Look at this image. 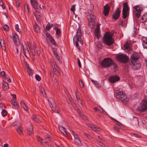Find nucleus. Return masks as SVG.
Masks as SVG:
<instances>
[{
    "label": "nucleus",
    "mask_w": 147,
    "mask_h": 147,
    "mask_svg": "<svg viewBox=\"0 0 147 147\" xmlns=\"http://www.w3.org/2000/svg\"><path fill=\"white\" fill-rule=\"evenodd\" d=\"M131 135L132 136H134L135 137L138 138H141V137L140 136L136 134H131Z\"/></svg>",
    "instance_id": "54"
},
{
    "label": "nucleus",
    "mask_w": 147,
    "mask_h": 147,
    "mask_svg": "<svg viewBox=\"0 0 147 147\" xmlns=\"http://www.w3.org/2000/svg\"><path fill=\"white\" fill-rule=\"evenodd\" d=\"M32 127L31 125H30L29 127V128H28L27 129L28 130V133L29 135H30L31 134H32L33 133V131L32 130Z\"/></svg>",
    "instance_id": "31"
},
{
    "label": "nucleus",
    "mask_w": 147,
    "mask_h": 147,
    "mask_svg": "<svg viewBox=\"0 0 147 147\" xmlns=\"http://www.w3.org/2000/svg\"><path fill=\"white\" fill-rule=\"evenodd\" d=\"M116 59L120 63H126L129 60V57L126 55L123 54H119L116 57Z\"/></svg>",
    "instance_id": "3"
},
{
    "label": "nucleus",
    "mask_w": 147,
    "mask_h": 147,
    "mask_svg": "<svg viewBox=\"0 0 147 147\" xmlns=\"http://www.w3.org/2000/svg\"><path fill=\"white\" fill-rule=\"evenodd\" d=\"M94 84L95 86L97 88H99V85L98 83L96 81V82H95Z\"/></svg>",
    "instance_id": "58"
},
{
    "label": "nucleus",
    "mask_w": 147,
    "mask_h": 147,
    "mask_svg": "<svg viewBox=\"0 0 147 147\" xmlns=\"http://www.w3.org/2000/svg\"><path fill=\"white\" fill-rule=\"evenodd\" d=\"M5 75V71H1L0 73V75L1 76H4Z\"/></svg>",
    "instance_id": "56"
},
{
    "label": "nucleus",
    "mask_w": 147,
    "mask_h": 147,
    "mask_svg": "<svg viewBox=\"0 0 147 147\" xmlns=\"http://www.w3.org/2000/svg\"><path fill=\"white\" fill-rule=\"evenodd\" d=\"M121 12V11L119 8H117L115 11L114 14L112 16V19L115 20H118L120 16Z\"/></svg>",
    "instance_id": "9"
},
{
    "label": "nucleus",
    "mask_w": 147,
    "mask_h": 147,
    "mask_svg": "<svg viewBox=\"0 0 147 147\" xmlns=\"http://www.w3.org/2000/svg\"><path fill=\"white\" fill-rule=\"evenodd\" d=\"M88 126L89 127H90L93 131L99 132L101 131V129L99 128L94 125L90 124L88 125Z\"/></svg>",
    "instance_id": "18"
},
{
    "label": "nucleus",
    "mask_w": 147,
    "mask_h": 147,
    "mask_svg": "<svg viewBox=\"0 0 147 147\" xmlns=\"http://www.w3.org/2000/svg\"><path fill=\"white\" fill-rule=\"evenodd\" d=\"M40 90L44 98H46L47 96L44 88L42 86L40 87Z\"/></svg>",
    "instance_id": "28"
},
{
    "label": "nucleus",
    "mask_w": 147,
    "mask_h": 147,
    "mask_svg": "<svg viewBox=\"0 0 147 147\" xmlns=\"http://www.w3.org/2000/svg\"><path fill=\"white\" fill-rule=\"evenodd\" d=\"M124 47L125 49H128L129 48V45L127 44H125L124 45Z\"/></svg>",
    "instance_id": "60"
},
{
    "label": "nucleus",
    "mask_w": 147,
    "mask_h": 147,
    "mask_svg": "<svg viewBox=\"0 0 147 147\" xmlns=\"http://www.w3.org/2000/svg\"><path fill=\"white\" fill-rule=\"evenodd\" d=\"M78 65L79 67H81V64L80 62V59H78Z\"/></svg>",
    "instance_id": "64"
},
{
    "label": "nucleus",
    "mask_w": 147,
    "mask_h": 147,
    "mask_svg": "<svg viewBox=\"0 0 147 147\" xmlns=\"http://www.w3.org/2000/svg\"><path fill=\"white\" fill-rule=\"evenodd\" d=\"M36 139L38 140L41 143L43 144V141L42 139L40 138L39 136H38L36 137Z\"/></svg>",
    "instance_id": "47"
},
{
    "label": "nucleus",
    "mask_w": 147,
    "mask_h": 147,
    "mask_svg": "<svg viewBox=\"0 0 147 147\" xmlns=\"http://www.w3.org/2000/svg\"><path fill=\"white\" fill-rule=\"evenodd\" d=\"M55 30H56V34L58 35H59L61 33V31L57 27L55 28Z\"/></svg>",
    "instance_id": "45"
},
{
    "label": "nucleus",
    "mask_w": 147,
    "mask_h": 147,
    "mask_svg": "<svg viewBox=\"0 0 147 147\" xmlns=\"http://www.w3.org/2000/svg\"><path fill=\"white\" fill-rule=\"evenodd\" d=\"M32 119L38 123H40L41 121L40 118L38 116H36L34 115H33L32 117Z\"/></svg>",
    "instance_id": "19"
},
{
    "label": "nucleus",
    "mask_w": 147,
    "mask_h": 147,
    "mask_svg": "<svg viewBox=\"0 0 147 147\" xmlns=\"http://www.w3.org/2000/svg\"><path fill=\"white\" fill-rule=\"evenodd\" d=\"M113 34L110 32H107L105 33L103 38V42L108 46L112 45L114 42V40L113 39Z\"/></svg>",
    "instance_id": "1"
},
{
    "label": "nucleus",
    "mask_w": 147,
    "mask_h": 147,
    "mask_svg": "<svg viewBox=\"0 0 147 147\" xmlns=\"http://www.w3.org/2000/svg\"><path fill=\"white\" fill-rule=\"evenodd\" d=\"M34 30L36 32H40V30L39 26L36 23H35L34 25Z\"/></svg>",
    "instance_id": "26"
},
{
    "label": "nucleus",
    "mask_w": 147,
    "mask_h": 147,
    "mask_svg": "<svg viewBox=\"0 0 147 147\" xmlns=\"http://www.w3.org/2000/svg\"><path fill=\"white\" fill-rule=\"evenodd\" d=\"M120 80L119 77L118 76L115 75L110 76L109 79V81L111 83H114Z\"/></svg>",
    "instance_id": "11"
},
{
    "label": "nucleus",
    "mask_w": 147,
    "mask_h": 147,
    "mask_svg": "<svg viewBox=\"0 0 147 147\" xmlns=\"http://www.w3.org/2000/svg\"><path fill=\"white\" fill-rule=\"evenodd\" d=\"M59 130L62 133L64 134L65 133L66 134V130L65 127H59Z\"/></svg>",
    "instance_id": "32"
},
{
    "label": "nucleus",
    "mask_w": 147,
    "mask_h": 147,
    "mask_svg": "<svg viewBox=\"0 0 147 147\" xmlns=\"http://www.w3.org/2000/svg\"><path fill=\"white\" fill-rule=\"evenodd\" d=\"M129 64L131 65L132 68L134 70H136L140 67L141 65L140 63H137L136 61L129 62Z\"/></svg>",
    "instance_id": "14"
},
{
    "label": "nucleus",
    "mask_w": 147,
    "mask_h": 147,
    "mask_svg": "<svg viewBox=\"0 0 147 147\" xmlns=\"http://www.w3.org/2000/svg\"><path fill=\"white\" fill-rule=\"evenodd\" d=\"M11 103L16 108H18V107L19 106L18 104L14 100H11Z\"/></svg>",
    "instance_id": "35"
},
{
    "label": "nucleus",
    "mask_w": 147,
    "mask_h": 147,
    "mask_svg": "<svg viewBox=\"0 0 147 147\" xmlns=\"http://www.w3.org/2000/svg\"><path fill=\"white\" fill-rule=\"evenodd\" d=\"M81 35L80 33L79 34H78L76 36H75L73 38V41L74 43H75L76 45V47L78 48V49L80 50V48L78 47V42L79 41L80 38L81 37Z\"/></svg>",
    "instance_id": "15"
},
{
    "label": "nucleus",
    "mask_w": 147,
    "mask_h": 147,
    "mask_svg": "<svg viewBox=\"0 0 147 147\" xmlns=\"http://www.w3.org/2000/svg\"><path fill=\"white\" fill-rule=\"evenodd\" d=\"M75 5H73L72 6L70 9L71 11L74 12L75 10Z\"/></svg>",
    "instance_id": "52"
},
{
    "label": "nucleus",
    "mask_w": 147,
    "mask_h": 147,
    "mask_svg": "<svg viewBox=\"0 0 147 147\" xmlns=\"http://www.w3.org/2000/svg\"><path fill=\"white\" fill-rule=\"evenodd\" d=\"M50 41L52 43L53 45H54L55 47H58L57 45V44L55 42L53 38L52 37H50V38H49Z\"/></svg>",
    "instance_id": "33"
},
{
    "label": "nucleus",
    "mask_w": 147,
    "mask_h": 147,
    "mask_svg": "<svg viewBox=\"0 0 147 147\" xmlns=\"http://www.w3.org/2000/svg\"><path fill=\"white\" fill-rule=\"evenodd\" d=\"M74 143L77 145H80L81 144V142L79 138L74 139Z\"/></svg>",
    "instance_id": "34"
},
{
    "label": "nucleus",
    "mask_w": 147,
    "mask_h": 147,
    "mask_svg": "<svg viewBox=\"0 0 147 147\" xmlns=\"http://www.w3.org/2000/svg\"><path fill=\"white\" fill-rule=\"evenodd\" d=\"M116 97L117 99L120 100L122 102L125 103L127 102V96L123 91H120L116 93Z\"/></svg>",
    "instance_id": "4"
},
{
    "label": "nucleus",
    "mask_w": 147,
    "mask_h": 147,
    "mask_svg": "<svg viewBox=\"0 0 147 147\" xmlns=\"http://www.w3.org/2000/svg\"><path fill=\"white\" fill-rule=\"evenodd\" d=\"M24 54L25 56L27 58H28V57L29 56V53L28 50L27 49H24Z\"/></svg>",
    "instance_id": "37"
},
{
    "label": "nucleus",
    "mask_w": 147,
    "mask_h": 147,
    "mask_svg": "<svg viewBox=\"0 0 147 147\" xmlns=\"http://www.w3.org/2000/svg\"><path fill=\"white\" fill-rule=\"evenodd\" d=\"M113 60L109 57L104 58L100 63L101 67L104 68L111 67V63H112L111 62Z\"/></svg>",
    "instance_id": "2"
},
{
    "label": "nucleus",
    "mask_w": 147,
    "mask_h": 147,
    "mask_svg": "<svg viewBox=\"0 0 147 147\" xmlns=\"http://www.w3.org/2000/svg\"><path fill=\"white\" fill-rule=\"evenodd\" d=\"M5 42L4 40L3 39H0V45L1 46V47L2 50L4 51H5Z\"/></svg>",
    "instance_id": "21"
},
{
    "label": "nucleus",
    "mask_w": 147,
    "mask_h": 147,
    "mask_svg": "<svg viewBox=\"0 0 147 147\" xmlns=\"http://www.w3.org/2000/svg\"><path fill=\"white\" fill-rule=\"evenodd\" d=\"M36 51V50H35V49H34V48H33V49H32V54L33 56H35Z\"/></svg>",
    "instance_id": "53"
},
{
    "label": "nucleus",
    "mask_w": 147,
    "mask_h": 147,
    "mask_svg": "<svg viewBox=\"0 0 147 147\" xmlns=\"http://www.w3.org/2000/svg\"><path fill=\"white\" fill-rule=\"evenodd\" d=\"M4 30L6 31H8L9 30V26L7 25H5L3 26Z\"/></svg>",
    "instance_id": "51"
},
{
    "label": "nucleus",
    "mask_w": 147,
    "mask_h": 147,
    "mask_svg": "<svg viewBox=\"0 0 147 147\" xmlns=\"http://www.w3.org/2000/svg\"><path fill=\"white\" fill-rule=\"evenodd\" d=\"M111 63H111V65H113V69L115 70H117V69L118 67L117 64L114 62L113 60V61H112Z\"/></svg>",
    "instance_id": "38"
},
{
    "label": "nucleus",
    "mask_w": 147,
    "mask_h": 147,
    "mask_svg": "<svg viewBox=\"0 0 147 147\" xmlns=\"http://www.w3.org/2000/svg\"><path fill=\"white\" fill-rule=\"evenodd\" d=\"M57 51V48H53V54L56 57V58L58 60V61L61 63V61H60V57L58 55L57 52H56Z\"/></svg>",
    "instance_id": "20"
},
{
    "label": "nucleus",
    "mask_w": 147,
    "mask_h": 147,
    "mask_svg": "<svg viewBox=\"0 0 147 147\" xmlns=\"http://www.w3.org/2000/svg\"><path fill=\"white\" fill-rule=\"evenodd\" d=\"M21 104L22 107L26 111H27L28 110V108L26 106V104L24 102H21Z\"/></svg>",
    "instance_id": "36"
},
{
    "label": "nucleus",
    "mask_w": 147,
    "mask_h": 147,
    "mask_svg": "<svg viewBox=\"0 0 147 147\" xmlns=\"http://www.w3.org/2000/svg\"><path fill=\"white\" fill-rule=\"evenodd\" d=\"M50 63L53 71H56L57 69H59V68L57 67V65L56 64V63L53 60L51 59V60Z\"/></svg>",
    "instance_id": "17"
},
{
    "label": "nucleus",
    "mask_w": 147,
    "mask_h": 147,
    "mask_svg": "<svg viewBox=\"0 0 147 147\" xmlns=\"http://www.w3.org/2000/svg\"><path fill=\"white\" fill-rule=\"evenodd\" d=\"M113 128L115 130L118 132H119V127H118V126L115 125V126Z\"/></svg>",
    "instance_id": "48"
},
{
    "label": "nucleus",
    "mask_w": 147,
    "mask_h": 147,
    "mask_svg": "<svg viewBox=\"0 0 147 147\" xmlns=\"http://www.w3.org/2000/svg\"><path fill=\"white\" fill-rule=\"evenodd\" d=\"M56 71H54L55 74L57 76H60L61 75L60 72L59 71V68L58 69L56 70Z\"/></svg>",
    "instance_id": "42"
},
{
    "label": "nucleus",
    "mask_w": 147,
    "mask_h": 147,
    "mask_svg": "<svg viewBox=\"0 0 147 147\" xmlns=\"http://www.w3.org/2000/svg\"><path fill=\"white\" fill-rule=\"evenodd\" d=\"M30 1L32 6L38 5L36 0H30Z\"/></svg>",
    "instance_id": "39"
},
{
    "label": "nucleus",
    "mask_w": 147,
    "mask_h": 147,
    "mask_svg": "<svg viewBox=\"0 0 147 147\" xmlns=\"http://www.w3.org/2000/svg\"><path fill=\"white\" fill-rule=\"evenodd\" d=\"M49 101V105L51 109L56 106L55 102L52 99Z\"/></svg>",
    "instance_id": "25"
},
{
    "label": "nucleus",
    "mask_w": 147,
    "mask_h": 147,
    "mask_svg": "<svg viewBox=\"0 0 147 147\" xmlns=\"http://www.w3.org/2000/svg\"><path fill=\"white\" fill-rule=\"evenodd\" d=\"M147 20V14H144L140 20V22L142 23H144Z\"/></svg>",
    "instance_id": "22"
},
{
    "label": "nucleus",
    "mask_w": 147,
    "mask_h": 147,
    "mask_svg": "<svg viewBox=\"0 0 147 147\" xmlns=\"http://www.w3.org/2000/svg\"><path fill=\"white\" fill-rule=\"evenodd\" d=\"M17 131L18 133L20 135H22L23 134V131H22V129L20 128V127H18V128L17 129Z\"/></svg>",
    "instance_id": "41"
},
{
    "label": "nucleus",
    "mask_w": 147,
    "mask_h": 147,
    "mask_svg": "<svg viewBox=\"0 0 147 147\" xmlns=\"http://www.w3.org/2000/svg\"><path fill=\"white\" fill-rule=\"evenodd\" d=\"M143 45L144 48H147V42L143 43Z\"/></svg>",
    "instance_id": "59"
},
{
    "label": "nucleus",
    "mask_w": 147,
    "mask_h": 147,
    "mask_svg": "<svg viewBox=\"0 0 147 147\" xmlns=\"http://www.w3.org/2000/svg\"><path fill=\"white\" fill-rule=\"evenodd\" d=\"M95 35L98 38H99L100 37V30L98 29H96L95 31Z\"/></svg>",
    "instance_id": "29"
},
{
    "label": "nucleus",
    "mask_w": 147,
    "mask_h": 147,
    "mask_svg": "<svg viewBox=\"0 0 147 147\" xmlns=\"http://www.w3.org/2000/svg\"><path fill=\"white\" fill-rule=\"evenodd\" d=\"M52 109L55 113H59L60 110L59 106L57 105L53 107Z\"/></svg>",
    "instance_id": "23"
},
{
    "label": "nucleus",
    "mask_w": 147,
    "mask_h": 147,
    "mask_svg": "<svg viewBox=\"0 0 147 147\" xmlns=\"http://www.w3.org/2000/svg\"><path fill=\"white\" fill-rule=\"evenodd\" d=\"M13 37V39L15 44L16 46H18L20 44V41L18 35L16 33H14Z\"/></svg>",
    "instance_id": "16"
},
{
    "label": "nucleus",
    "mask_w": 147,
    "mask_h": 147,
    "mask_svg": "<svg viewBox=\"0 0 147 147\" xmlns=\"http://www.w3.org/2000/svg\"><path fill=\"white\" fill-rule=\"evenodd\" d=\"M79 82L80 86L81 88H83L84 87V84L82 81L81 80H80L79 81Z\"/></svg>",
    "instance_id": "46"
},
{
    "label": "nucleus",
    "mask_w": 147,
    "mask_h": 147,
    "mask_svg": "<svg viewBox=\"0 0 147 147\" xmlns=\"http://www.w3.org/2000/svg\"><path fill=\"white\" fill-rule=\"evenodd\" d=\"M7 113V112L5 109H3L2 110V114L3 117H4L5 115H6Z\"/></svg>",
    "instance_id": "44"
},
{
    "label": "nucleus",
    "mask_w": 147,
    "mask_h": 147,
    "mask_svg": "<svg viewBox=\"0 0 147 147\" xmlns=\"http://www.w3.org/2000/svg\"><path fill=\"white\" fill-rule=\"evenodd\" d=\"M24 8L25 12L27 14H28L29 13V10L28 8V4H25Z\"/></svg>",
    "instance_id": "30"
},
{
    "label": "nucleus",
    "mask_w": 147,
    "mask_h": 147,
    "mask_svg": "<svg viewBox=\"0 0 147 147\" xmlns=\"http://www.w3.org/2000/svg\"><path fill=\"white\" fill-rule=\"evenodd\" d=\"M3 88L4 91H7L8 89L9 85L8 83L4 82L3 84Z\"/></svg>",
    "instance_id": "27"
},
{
    "label": "nucleus",
    "mask_w": 147,
    "mask_h": 147,
    "mask_svg": "<svg viewBox=\"0 0 147 147\" xmlns=\"http://www.w3.org/2000/svg\"><path fill=\"white\" fill-rule=\"evenodd\" d=\"M46 35L47 38H50V37H51L50 34L48 33H46Z\"/></svg>",
    "instance_id": "62"
},
{
    "label": "nucleus",
    "mask_w": 147,
    "mask_h": 147,
    "mask_svg": "<svg viewBox=\"0 0 147 147\" xmlns=\"http://www.w3.org/2000/svg\"><path fill=\"white\" fill-rule=\"evenodd\" d=\"M137 110L140 112L147 110V100L145 99L142 100L141 102L137 108Z\"/></svg>",
    "instance_id": "6"
},
{
    "label": "nucleus",
    "mask_w": 147,
    "mask_h": 147,
    "mask_svg": "<svg viewBox=\"0 0 147 147\" xmlns=\"http://www.w3.org/2000/svg\"><path fill=\"white\" fill-rule=\"evenodd\" d=\"M138 56V53L136 52L134 53L130 59V61L129 62L132 63L133 62L136 61L138 60L139 59Z\"/></svg>",
    "instance_id": "13"
},
{
    "label": "nucleus",
    "mask_w": 147,
    "mask_h": 147,
    "mask_svg": "<svg viewBox=\"0 0 147 147\" xmlns=\"http://www.w3.org/2000/svg\"><path fill=\"white\" fill-rule=\"evenodd\" d=\"M27 71L29 76L32 75L33 71L31 69L28 67L27 69Z\"/></svg>",
    "instance_id": "40"
},
{
    "label": "nucleus",
    "mask_w": 147,
    "mask_h": 147,
    "mask_svg": "<svg viewBox=\"0 0 147 147\" xmlns=\"http://www.w3.org/2000/svg\"><path fill=\"white\" fill-rule=\"evenodd\" d=\"M15 29L17 31L19 32V29L18 28V25L17 24H16L15 25Z\"/></svg>",
    "instance_id": "55"
},
{
    "label": "nucleus",
    "mask_w": 147,
    "mask_h": 147,
    "mask_svg": "<svg viewBox=\"0 0 147 147\" xmlns=\"http://www.w3.org/2000/svg\"><path fill=\"white\" fill-rule=\"evenodd\" d=\"M134 8L138 13H136L135 16L138 18H139L141 16L140 14L142 11V9L140 8L138 5H136L134 7Z\"/></svg>",
    "instance_id": "10"
},
{
    "label": "nucleus",
    "mask_w": 147,
    "mask_h": 147,
    "mask_svg": "<svg viewBox=\"0 0 147 147\" xmlns=\"http://www.w3.org/2000/svg\"><path fill=\"white\" fill-rule=\"evenodd\" d=\"M76 96L77 100L79 102L81 101V94L79 93L78 90L77 89L76 90Z\"/></svg>",
    "instance_id": "24"
},
{
    "label": "nucleus",
    "mask_w": 147,
    "mask_h": 147,
    "mask_svg": "<svg viewBox=\"0 0 147 147\" xmlns=\"http://www.w3.org/2000/svg\"><path fill=\"white\" fill-rule=\"evenodd\" d=\"M71 134L74 136V139H78L79 138L77 134L76 133H74L73 131H71Z\"/></svg>",
    "instance_id": "43"
},
{
    "label": "nucleus",
    "mask_w": 147,
    "mask_h": 147,
    "mask_svg": "<svg viewBox=\"0 0 147 147\" xmlns=\"http://www.w3.org/2000/svg\"><path fill=\"white\" fill-rule=\"evenodd\" d=\"M89 23L92 24L94 23L96 19L95 16L92 13H89L87 16Z\"/></svg>",
    "instance_id": "8"
},
{
    "label": "nucleus",
    "mask_w": 147,
    "mask_h": 147,
    "mask_svg": "<svg viewBox=\"0 0 147 147\" xmlns=\"http://www.w3.org/2000/svg\"><path fill=\"white\" fill-rule=\"evenodd\" d=\"M52 25H53L51 26L49 25V24H47L46 27V29L47 30H49L51 28V26H52Z\"/></svg>",
    "instance_id": "50"
},
{
    "label": "nucleus",
    "mask_w": 147,
    "mask_h": 147,
    "mask_svg": "<svg viewBox=\"0 0 147 147\" xmlns=\"http://www.w3.org/2000/svg\"><path fill=\"white\" fill-rule=\"evenodd\" d=\"M35 77L36 79L38 81H40L41 80L40 76L38 74L36 75Z\"/></svg>",
    "instance_id": "49"
},
{
    "label": "nucleus",
    "mask_w": 147,
    "mask_h": 147,
    "mask_svg": "<svg viewBox=\"0 0 147 147\" xmlns=\"http://www.w3.org/2000/svg\"><path fill=\"white\" fill-rule=\"evenodd\" d=\"M33 7L35 10V11L34 13V15L35 16L37 20H39L42 17V15L39 12L42 9L38 5L32 6Z\"/></svg>",
    "instance_id": "5"
},
{
    "label": "nucleus",
    "mask_w": 147,
    "mask_h": 147,
    "mask_svg": "<svg viewBox=\"0 0 147 147\" xmlns=\"http://www.w3.org/2000/svg\"><path fill=\"white\" fill-rule=\"evenodd\" d=\"M110 9V7L108 4H106L104 6L103 12L102 13V14H104L105 16L108 15L109 13Z\"/></svg>",
    "instance_id": "12"
},
{
    "label": "nucleus",
    "mask_w": 147,
    "mask_h": 147,
    "mask_svg": "<svg viewBox=\"0 0 147 147\" xmlns=\"http://www.w3.org/2000/svg\"><path fill=\"white\" fill-rule=\"evenodd\" d=\"M36 53H37V55L38 56H40V54L41 53V52L40 50H36Z\"/></svg>",
    "instance_id": "57"
},
{
    "label": "nucleus",
    "mask_w": 147,
    "mask_h": 147,
    "mask_svg": "<svg viewBox=\"0 0 147 147\" xmlns=\"http://www.w3.org/2000/svg\"><path fill=\"white\" fill-rule=\"evenodd\" d=\"M45 138H47L49 140L51 141V138L49 136L47 135H46L45 136Z\"/></svg>",
    "instance_id": "61"
},
{
    "label": "nucleus",
    "mask_w": 147,
    "mask_h": 147,
    "mask_svg": "<svg viewBox=\"0 0 147 147\" xmlns=\"http://www.w3.org/2000/svg\"><path fill=\"white\" fill-rule=\"evenodd\" d=\"M119 24L120 25H121L122 26H123V20H120L119 21Z\"/></svg>",
    "instance_id": "63"
},
{
    "label": "nucleus",
    "mask_w": 147,
    "mask_h": 147,
    "mask_svg": "<svg viewBox=\"0 0 147 147\" xmlns=\"http://www.w3.org/2000/svg\"><path fill=\"white\" fill-rule=\"evenodd\" d=\"M123 7L122 17L124 19H125L129 16V14H128V12L129 10L128 3L127 2L124 3L123 4ZM128 14H129V13Z\"/></svg>",
    "instance_id": "7"
}]
</instances>
